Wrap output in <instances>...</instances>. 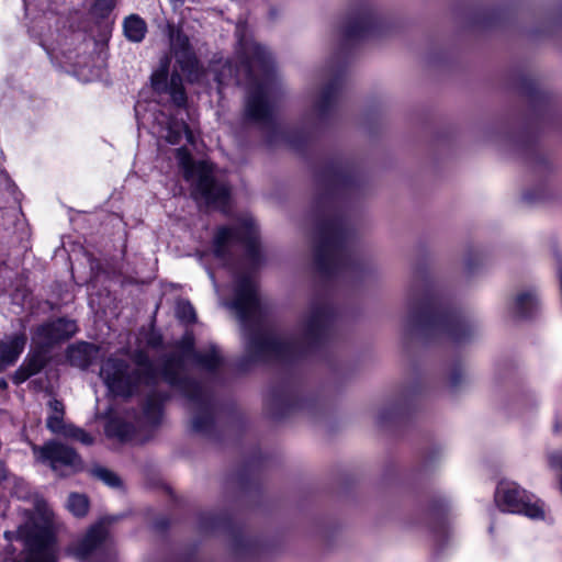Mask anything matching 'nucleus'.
Here are the masks:
<instances>
[{"mask_svg": "<svg viewBox=\"0 0 562 562\" xmlns=\"http://www.w3.org/2000/svg\"><path fill=\"white\" fill-rule=\"evenodd\" d=\"M540 301L535 291L520 293L513 305V314L517 317H531L538 310Z\"/></svg>", "mask_w": 562, "mask_h": 562, "instance_id": "nucleus-17", "label": "nucleus"}, {"mask_svg": "<svg viewBox=\"0 0 562 562\" xmlns=\"http://www.w3.org/2000/svg\"><path fill=\"white\" fill-rule=\"evenodd\" d=\"M170 144H179L184 135L189 142L192 140V134L184 122L172 120L166 121V126L158 132Z\"/></svg>", "mask_w": 562, "mask_h": 562, "instance_id": "nucleus-20", "label": "nucleus"}, {"mask_svg": "<svg viewBox=\"0 0 562 562\" xmlns=\"http://www.w3.org/2000/svg\"><path fill=\"white\" fill-rule=\"evenodd\" d=\"M373 24L371 13L357 12L339 19L336 25L337 36L349 44L362 38Z\"/></svg>", "mask_w": 562, "mask_h": 562, "instance_id": "nucleus-13", "label": "nucleus"}, {"mask_svg": "<svg viewBox=\"0 0 562 562\" xmlns=\"http://www.w3.org/2000/svg\"><path fill=\"white\" fill-rule=\"evenodd\" d=\"M92 473L97 479H99L110 487H119L121 485L120 477L114 472L105 468H95L93 469Z\"/></svg>", "mask_w": 562, "mask_h": 562, "instance_id": "nucleus-27", "label": "nucleus"}, {"mask_svg": "<svg viewBox=\"0 0 562 562\" xmlns=\"http://www.w3.org/2000/svg\"><path fill=\"white\" fill-rule=\"evenodd\" d=\"M151 82H153V87H154L155 90H160L162 88L164 82H165V75L164 74L154 75L153 79H151Z\"/></svg>", "mask_w": 562, "mask_h": 562, "instance_id": "nucleus-31", "label": "nucleus"}, {"mask_svg": "<svg viewBox=\"0 0 562 562\" xmlns=\"http://www.w3.org/2000/svg\"><path fill=\"white\" fill-rule=\"evenodd\" d=\"M76 331L77 324L75 321L58 318L40 326L33 337V341L42 347H49L60 340L70 338Z\"/></svg>", "mask_w": 562, "mask_h": 562, "instance_id": "nucleus-12", "label": "nucleus"}, {"mask_svg": "<svg viewBox=\"0 0 562 562\" xmlns=\"http://www.w3.org/2000/svg\"><path fill=\"white\" fill-rule=\"evenodd\" d=\"M172 102L177 106H183L187 102L182 78L179 74L173 72L170 77L169 83L166 86Z\"/></svg>", "mask_w": 562, "mask_h": 562, "instance_id": "nucleus-23", "label": "nucleus"}, {"mask_svg": "<svg viewBox=\"0 0 562 562\" xmlns=\"http://www.w3.org/2000/svg\"><path fill=\"white\" fill-rule=\"evenodd\" d=\"M347 255L346 232L338 221L324 223L318 231L315 258L319 269L331 272L342 266Z\"/></svg>", "mask_w": 562, "mask_h": 562, "instance_id": "nucleus-7", "label": "nucleus"}, {"mask_svg": "<svg viewBox=\"0 0 562 562\" xmlns=\"http://www.w3.org/2000/svg\"><path fill=\"white\" fill-rule=\"evenodd\" d=\"M34 453L42 462H47L54 471L61 468H70L72 471L81 467V459L76 451L58 441H50L43 447H35Z\"/></svg>", "mask_w": 562, "mask_h": 562, "instance_id": "nucleus-10", "label": "nucleus"}, {"mask_svg": "<svg viewBox=\"0 0 562 562\" xmlns=\"http://www.w3.org/2000/svg\"><path fill=\"white\" fill-rule=\"evenodd\" d=\"M193 346V336L187 333L177 345L175 352L164 360L159 370L143 352L135 357L137 364L135 370H130V366L124 360L111 357L102 364L100 376L108 389L119 396H131L142 385L154 386L159 380L166 381L190 401L194 411L192 420L194 430L206 432L213 424V403L200 383L184 376V370L187 363L192 362L202 370L214 372L224 363V359L215 345H209L198 352L194 351Z\"/></svg>", "mask_w": 562, "mask_h": 562, "instance_id": "nucleus-1", "label": "nucleus"}, {"mask_svg": "<svg viewBox=\"0 0 562 562\" xmlns=\"http://www.w3.org/2000/svg\"><path fill=\"white\" fill-rule=\"evenodd\" d=\"M336 93H337V89L334 85L331 86H328L321 94V98L317 102V111L319 112V114H324L327 109L329 108V105L331 104V102L334 101L335 97H336Z\"/></svg>", "mask_w": 562, "mask_h": 562, "instance_id": "nucleus-28", "label": "nucleus"}, {"mask_svg": "<svg viewBox=\"0 0 562 562\" xmlns=\"http://www.w3.org/2000/svg\"><path fill=\"white\" fill-rule=\"evenodd\" d=\"M558 429H559V425H558V424H555V426H554V430H555V431H558Z\"/></svg>", "mask_w": 562, "mask_h": 562, "instance_id": "nucleus-38", "label": "nucleus"}, {"mask_svg": "<svg viewBox=\"0 0 562 562\" xmlns=\"http://www.w3.org/2000/svg\"><path fill=\"white\" fill-rule=\"evenodd\" d=\"M170 43L176 64L179 66L180 70L187 76L189 81H199L202 76V70L190 46L188 36L180 31L172 32Z\"/></svg>", "mask_w": 562, "mask_h": 562, "instance_id": "nucleus-11", "label": "nucleus"}, {"mask_svg": "<svg viewBox=\"0 0 562 562\" xmlns=\"http://www.w3.org/2000/svg\"><path fill=\"white\" fill-rule=\"evenodd\" d=\"M159 342H160V339H159V338H157V339H156V338H150V339H149V344H150L151 346H154V347L158 346V345H159Z\"/></svg>", "mask_w": 562, "mask_h": 562, "instance_id": "nucleus-33", "label": "nucleus"}, {"mask_svg": "<svg viewBox=\"0 0 562 562\" xmlns=\"http://www.w3.org/2000/svg\"><path fill=\"white\" fill-rule=\"evenodd\" d=\"M43 368V361L40 358L30 359L25 362L16 372L15 381L21 383L25 381L31 375H34L41 371Z\"/></svg>", "mask_w": 562, "mask_h": 562, "instance_id": "nucleus-25", "label": "nucleus"}, {"mask_svg": "<svg viewBox=\"0 0 562 562\" xmlns=\"http://www.w3.org/2000/svg\"><path fill=\"white\" fill-rule=\"evenodd\" d=\"M26 336L15 334L8 336L0 341V370L12 366L24 350Z\"/></svg>", "mask_w": 562, "mask_h": 562, "instance_id": "nucleus-15", "label": "nucleus"}, {"mask_svg": "<svg viewBox=\"0 0 562 562\" xmlns=\"http://www.w3.org/2000/svg\"><path fill=\"white\" fill-rule=\"evenodd\" d=\"M8 476V471L3 462L0 461V482L5 480Z\"/></svg>", "mask_w": 562, "mask_h": 562, "instance_id": "nucleus-32", "label": "nucleus"}, {"mask_svg": "<svg viewBox=\"0 0 562 562\" xmlns=\"http://www.w3.org/2000/svg\"><path fill=\"white\" fill-rule=\"evenodd\" d=\"M493 529H494V525L492 524L488 528L490 532L492 533L493 532Z\"/></svg>", "mask_w": 562, "mask_h": 562, "instance_id": "nucleus-37", "label": "nucleus"}, {"mask_svg": "<svg viewBox=\"0 0 562 562\" xmlns=\"http://www.w3.org/2000/svg\"><path fill=\"white\" fill-rule=\"evenodd\" d=\"M240 245L245 248L251 261L259 258L258 232L251 217H245L237 226L221 227L213 241V252L216 258L226 261L232 249Z\"/></svg>", "mask_w": 562, "mask_h": 562, "instance_id": "nucleus-6", "label": "nucleus"}, {"mask_svg": "<svg viewBox=\"0 0 562 562\" xmlns=\"http://www.w3.org/2000/svg\"><path fill=\"white\" fill-rule=\"evenodd\" d=\"M136 425L127 423L121 417L111 418L105 427L109 437L116 438L120 441H130L135 438Z\"/></svg>", "mask_w": 562, "mask_h": 562, "instance_id": "nucleus-18", "label": "nucleus"}, {"mask_svg": "<svg viewBox=\"0 0 562 562\" xmlns=\"http://www.w3.org/2000/svg\"><path fill=\"white\" fill-rule=\"evenodd\" d=\"M99 348L89 342H78L68 347L67 358L71 366L85 369L98 357Z\"/></svg>", "mask_w": 562, "mask_h": 562, "instance_id": "nucleus-16", "label": "nucleus"}, {"mask_svg": "<svg viewBox=\"0 0 562 562\" xmlns=\"http://www.w3.org/2000/svg\"><path fill=\"white\" fill-rule=\"evenodd\" d=\"M415 322L423 330L442 335L461 342L475 333V326L464 315L448 307L442 297V305L436 299L426 297L415 315Z\"/></svg>", "mask_w": 562, "mask_h": 562, "instance_id": "nucleus-4", "label": "nucleus"}, {"mask_svg": "<svg viewBox=\"0 0 562 562\" xmlns=\"http://www.w3.org/2000/svg\"><path fill=\"white\" fill-rule=\"evenodd\" d=\"M4 536L9 540L15 536L23 541V558L18 562H56L55 538L47 528L30 531L27 526H22L15 533L7 531Z\"/></svg>", "mask_w": 562, "mask_h": 562, "instance_id": "nucleus-9", "label": "nucleus"}, {"mask_svg": "<svg viewBox=\"0 0 562 562\" xmlns=\"http://www.w3.org/2000/svg\"><path fill=\"white\" fill-rule=\"evenodd\" d=\"M7 387V382L4 380H0V389Z\"/></svg>", "mask_w": 562, "mask_h": 562, "instance_id": "nucleus-35", "label": "nucleus"}, {"mask_svg": "<svg viewBox=\"0 0 562 562\" xmlns=\"http://www.w3.org/2000/svg\"><path fill=\"white\" fill-rule=\"evenodd\" d=\"M114 0H95L93 11L100 16H105L114 8Z\"/></svg>", "mask_w": 562, "mask_h": 562, "instance_id": "nucleus-30", "label": "nucleus"}, {"mask_svg": "<svg viewBox=\"0 0 562 562\" xmlns=\"http://www.w3.org/2000/svg\"><path fill=\"white\" fill-rule=\"evenodd\" d=\"M59 434L64 435L67 438L77 440L87 446H89L93 442V438L88 432H86L83 429L78 428L74 425H64V427Z\"/></svg>", "mask_w": 562, "mask_h": 562, "instance_id": "nucleus-26", "label": "nucleus"}, {"mask_svg": "<svg viewBox=\"0 0 562 562\" xmlns=\"http://www.w3.org/2000/svg\"><path fill=\"white\" fill-rule=\"evenodd\" d=\"M68 510L76 517H83L89 509L88 498L78 493H71L67 501Z\"/></svg>", "mask_w": 562, "mask_h": 562, "instance_id": "nucleus-24", "label": "nucleus"}, {"mask_svg": "<svg viewBox=\"0 0 562 562\" xmlns=\"http://www.w3.org/2000/svg\"><path fill=\"white\" fill-rule=\"evenodd\" d=\"M177 316L183 322L191 323L195 319V312L189 302H180L177 306Z\"/></svg>", "mask_w": 562, "mask_h": 562, "instance_id": "nucleus-29", "label": "nucleus"}, {"mask_svg": "<svg viewBox=\"0 0 562 562\" xmlns=\"http://www.w3.org/2000/svg\"><path fill=\"white\" fill-rule=\"evenodd\" d=\"M225 305L233 310L241 323L247 339V352L254 361H288L316 347L326 335L328 313L324 305L311 307L297 331L281 338L262 323L260 300L251 276L237 277L234 296Z\"/></svg>", "mask_w": 562, "mask_h": 562, "instance_id": "nucleus-2", "label": "nucleus"}, {"mask_svg": "<svg viewBox=\"0 0 562 562\" xmlns=\"http://www.w3.org/2000/svg\"><path fill=\"white\" fill-rule=\"evenodd\" d=\"M147 27L145 21L138 15H131L124 21V34L125 36L135 43L143 41L145 37Z\"/></svg>", "mask_w": 562, "mask_h": 562, "instance_id": "nucleus-21", "label": "nucleus"}, {"mask_svg": "<svg viewBox=\"0 0 562 562\" xmlns=\"http://www.w3.org/2000/svg\"><path fill=\"white\" fill-rule=\"evenodd\" d=\"M459 383L458 379H457V375H452L451 376V384L452 385H457Z\"/></svg>", "mask_w": 562, "mask_h": 562, "instance_id": "nucleus-34", "label": "nucleus"}, {"mask_svg": "<svg viewBox=\"0 0 562 562\" xmlns=\"http://www.w3.org/2000/svg\"><path fill=\"white\" fill-rule=\"evenodd\" d=\"M177 159L183 177L192 187V195L207 206L224 210L228 204L229 189L213 178V166L207 161H193L186 148L177 149Z\"/></svg>", "mask_w": 562, "mask_h": 562, "instance_id": "nucleus-5", "label": "nucleus"}, {"mask_svg": "<svg viewBox=\"0 0 562 562\" xmlns=\"http://www.w3.org/2000/svg\"><path fill=\"white\" fill-rule=\"evenodd\" d=\"M171 2H175V3H182L183 0H170Z\"/></svg>", "mask_w": 562, "mask_h": 562, "instance_id": "nucleus-36", "label": "nucleus"}, {"mask_svg": "<svg viewBox=\"0 0 562 562\" xmlns=\"http://www.w3.org/2000/svg\"><path fill=\"white\" fill-rule=\"evenodd\" d=\"M114 520L115 518L113 517L102 518L87 531L83 538L69 548V553L80 561L86 560L105 539L108 535L105 525H109Z\"/></svg>", "mask_w": 562, "mask_h": 562, "instance_id": "nucleus-14", "label": "nucleus"}, {"mask_svg": "<svg viewBox=\"0 0 562 562\" xmlns=\"http://www.w3.org/2000/svg\"><path fill=\"white\" fill-rule=\"evenodd\" d=\"M162 402L164 396L161 395H148L143 409V418L137 422V426H142L143 424H158L162 414Z\"/></svg>", "mask_w": 562, "mask_h": 562, "instance_id": "nucleus-19", "label": "nucleus"}, {"mask_svg": "<svg viewBox=\"0 0 562 562\" xmlns=\"http://www.w3.org/2000/svg\"><path fill=\"white\" fill-rule=\"evenodd\" d=\"M48 407L49 414L46 420V426L52 432H60L64 427V405L60 401L54 398L49 401Z\"/></svg>", "mask_w": 562, "mask_h": 562, "instance_id": "nucleus-22", "label": "nucleus"}, {"mask_svg": "<svg viewBox=\"0 0 562 562\" xmlns=\"http://www.w3.org/2000/svg\"><path fill=\"white\" fill-rule=\"evenodd\" d=\"M245 25L236 27L238 37V66L227 63L216 76L220 86L234 80L248 87L245 112L248 120L260 125L274 123V104L279 91L278 76L271 54L251 37L244 34Z\"/></svg>", "mask_w": 562, "mask_h": 562, "instance_id": "nucleus-3", "label": "nucleus"}, {"mask_svg": "<svg viewBox=\"0 0 562 562\" xmlns=\"http://www.w3.org/2000/svg\"><path fill=\"white\" fill-rule=\"evenodd\" d=\"M494 498L496 506L504 513L521 514L537 520L546 518L544 504L515 482L501 481Z\"/></svg>", "mask_w": 562, "mask_h": 562, "instance_id": "nucleus-8", "label": "nucleus"}]
</instances>
